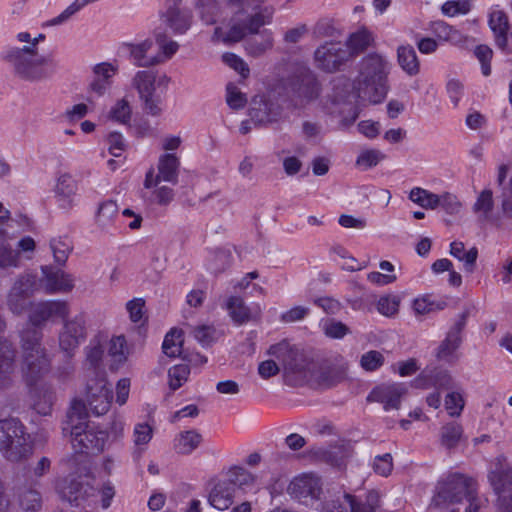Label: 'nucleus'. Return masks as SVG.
<instances>
[{"label":"nucleus","mask_w":512,"mask_h":512,"mask_svg":"<svg viewBox=\"0 0 512 512\" xmlns=\"http://www.w3.org/2000/svg\"><path fill=\"white\" fill-rule=\"evenodd\" d=\"M390 69L391 63L382 54L372 52L363 57L352 85L354 97L372 104L382 102L388 93Z\"/></svg>","instance_id":"f257e3e1"},{"label":"nucleus","mask_w":512,"mask_h":512,"mask_svg":"<svg viewBox=\"0 0 512 512\" xmlns=\"http://www.w3.org/2000/svg\"><path fill=\"white\" fill-rule=\"evenodd\" d=\"M1 59L11 68L15 77L29 82H39L52 76L55 62L52 57L43 56L33 46H8Z\"/></svg>","instance_id":"f03ea898"},{"label":"nucleus","mask_w":512,"mask_h":512,"mask_svg":"<svg viewBox=\"0 0 512 512\" xmlns=\"http://www.w3.org/2000/svg\"><path fill=\"white\" fill-rule=\"evenodd\" d=\"M19 337L22 373L27 384L32 386L50 371L51 358L47 349L42 345V331L35 328H24L20 331Z\"/></svg>","instance_id":"7ed1b4c3"},{"label":"nucleus","mask_w":512,"mask_h":512,"mask_svg":"<svg viewBox=\"0 0 512 512\" xmlns=\"http://www.w3.org/2000/svg\"><path fill=\"white\" fill-rule=\"evenodd\" d=\"M283 367L284 381L290 386H302L309 383L314 374L315 365L289 341L282 340L271 345L267 352Z\"/></svg>","instance_id":"20e7f679"},{"label":"nucleus","mask_w":512,"mask_h":512,"mask_svg":"<svg viewBox=\"0 0 512 512\" xmlns=\"http://www.w3.org/2000/svg\"><path fill=\"white\" fill-rule=\"evenodd\" d=\"M85 405L75 401L72 412L69 414L71 425L63 427V433H70L71 444L77 453H99L103 450L107 435L104 431L97 430L94 424L81 421V413Z\"/></svg>","instance_id":"39448f33"},{"label":"nucleus","mask_w":512,"mask_h":512,"mask_svg":"<svg viewBox=\"0 0 512 512\" xmlns=\"http://www.w3.org/2000/svg\"><path fill=\"white\" fill-rule=\"evenodd\" d=\"M244 13V9H238L231 18L228 31L223 34L222 29L217 27L214 31V37L221 39L224 43H236L244 39L248 34H258L261 27L272 23L275 8L271 5L259 6L254 13L247 15L243 19Z\"/></svg>","instance_id":"423d86ee"},{"label":"nucleus","mask_w":512,"mask_h":512,"mask_svg":"<svg viewBox=\"0 0 512 512\" xmlns=\"http://www.w3.org/2000/svg\"><path fill=\"white\" fill-rule=\"evenodd\" d=\"M476 481L461 473L449 474L437 483L434 495L429 504L430 509H444L450 504H457L466 498Z\"/></svg>","instance_id":"0eeeda50"},{"label":"nucleus","mask_w":512,"mask_h":512,"mask_svg":"<svg viewBox=\"0 0 512 512\" xmlns=\"http://www.w3.org/2000/svg\"><path fill=\"white\" fill-rule=\"evenodd\" d=\"M289 93L294 108H303L316 100L320 94V85L315 74L309 68H299L291 80Z\"/></svg>","instance_id":"6e6552de"},{"label":"nucleus","mask_w":512,"mask_h":512,"mask_svg":"<svg viewBox=\"0 0 512 512\" xmlns=\"http://www.w3.org/2000/svg\"><path fill=\"white\" fill-rule=\"evenodd\" d=\"M38 291L37 276L24 272L16 277L6 296V305L14 315H22L29 307V298Z\"/></svg>","instance_id":"1a4fd4ad"},{"label":"nucleus","mask_w":512,"mask_h":512,"mask_svg":"<svg viewBox=\"0 0 512 512\" xmlns=\"http://www.w3.org/2000/svg\"><path fill=\"white\" fill-rule=\"evenodd\" d=\"M69 314L70 306L65 300L51 299L31 303L28 314L30 326L26 328H35L41 331V328L44 327L48 321L65 319Z\"/></svg>","instance_id":"9d476101"},{"label":"nucleus","mask_w":512,"mask_h":512,"mask_svg":"<svg viewBox=\"0 0 512 512\" xmlns=\"http://www.w3.org/2000/svg\"><path fill=\"white\" fill-rule=\"evenodd\" d=\"M62 320V327L58 333L59 349L66 357L71 358L87 337L86 320L83 315Z\"/></svg>","instance_id":"9b49d317"},{"label":"nucleus","mask_w":512,"mask_h":512,"mask_svg":"<svg viewBox=\"0 0 512 512\" xmlns=\"http://www.w3.org/2000/svg\"><path fill=\"white\" fill-rule=\"evenodd\" d=\"M493 491L498 495L500 512H512V467L498 461L488 474Z\"/></svg>","instance_id":"f8f14e48"},{"label":"nucleus","mask_w":512,"mask_h":512,"mask_svg":"<svg viewBox=\"0 0 512 512\" xmlns=\"http://www.w3.org/2000/svg\"><path fill=\"white\" fill-rule=\"evenodd\" d=\"M350 53L341 42H326L314 52L316 66L325 72H335L348 61Z\"/></svg>","instance_id":"ddd939ff"},{"label":"nucleus","mask_w":512,"mask_h":512,"mask_svg":"<svg viewBox=\"0 0 512 512\" xmlns=\"http://www.w3.org/2000/svg\"><path fill=\"white\" fill-rule=\"evenodd\" d=\"M37 282L38 290L42 289L46 294L69 293L75 286L71 274L52 265L41 266V277Z\"/></svg>","instance_id":"4468645a"},{"label":"nucleus","mask_w":512,"mask_h":512,"mask_svg":"<svg viewBox=\"0 0 512 512\" xmlns=\"http://www.w3.org/2000/svg\"><path fill=\"white\" fill-rule=\"evenodd\" d=\"M112 389L104 377L91 378L86 385V402L93 414L100 416L110 409Z\"/></svg>","instance_id":"2eb2a0df"},{"label":"nucleus","mask_w":512,"mask_h":512,"mask_svg":"<svg viewBox=\"0 0 512 512\" xmlns=\"http://www.w3.org/2000/svg\"><path fill=\"white\" fill-rule=\"evenodd\" d=\"M469 316V308H465L464 311L457 316L455 322L449 328L445 339L437 349L438 359L450 361L453 358L455 352L462 344V333L466 327Z\"/></svg>","instance_id":"dca6fc26"},{"label":"nucleus","mask_w":512,"mask_h":512,"mask_svg":"<svg viewBox=\"0 0 512 512\" xmlns=\"http://www.w3.org/2000/svg\"><path fill=\"white\" fill-rule=\"evenodd\" d=\"M6 321L0 314V389L9 387L15 372L16 351L12 342L4 338Z\"/></svg>","instance_id":"f3484780"},{"label":"nucleus","mask_w":512,"mask_h":512,"mask_svg":"<svg viewBox=\"0 0 512 512\" xmlns=\"http://www.w3.org/2000/svg\"><path fill=\"white\" fill-rule=\"evenodd\" d=\"M179 159L173 153L163 154L159 158L158 162V174L154 176L153 169H150L145 177L144 187L152 188L161 181L170 182L172 184L177 183Z\"/></svg>","instance_id":"a211bd4d"},{"label":"nucleus","mask_w":512,"mask_h":512,"mask_svg":"<svg viewBox=\"0 0 512 512\" xmlns=\"http://www.w3.org/2000/svg\"><path fill=\"white\" fill-rule=\"evenodd\" d=\"M407 394L402 383L382 384L375 387L368 395L367 401L383 404L384 410L399 409L401 399Z\"/></svg>","instance_id":"6ab92c4d"},{"label":"nucleus","mask_w":512,"mask_h":512,"mask_svg":"<svg viewBox=\"0 0 512 512\" xmlns=\"http://www.w3.org/2000/svg\"><path fill=\"white\" fill-rule=\"evenodd\" d=\"M288 492L302 502L316 500L321 493L320 479L312 474H303L295 477L288 486Z\"/></svg>","instance_id":"aec40b11"},{"label":"nucleus","mask_w":512,"mask_h":512,"mask_svg":"<svg viewBox=\"0 0 512 512\" xmlns=\"http://www.w3.org/2000/svg\"><path fill=\"white\" fill-rule=\"evenodd\" d=\"M181 0H169L166 11L161 16V21L176 34L185 33L191 26L192 13L189 9L180 8Z\"/></svg>","instance_id":"412c9836"},{"label":"nucleus","mask_w":512,"mask_h":512,"mask_svg":"<svg viewBox=\"0 0 512 512\" xmlns=\"http://www.w3.org/2000/svg\"><path fill=\"white\" fill-rule=\"evenodd\" d=\"M282 106L273 100L260 98L254 99L249 110V116L252 122L257 125H267L277 122L282 117Z\"/></svg>","instance_id":"4be33fe9"},{"label":"nucleus","mask_w":512,"mask_h":512,"mask_svg":"<svg viewBox=\"0 0 512 512\" xmlns=\"http://www.w3.org/2000/svg\"><path fill=\"white\" fill-rule=\"evenodd\" d=\"M153 42L146 39L140 43H125L123 48L130 54L133 63L138 67H150L163 62L160 55H149Z\"/></svg>","instance_id":"5701e85b"},{"label":"nucleus","mask_w":512,"mask_h":512,"mask_svg":"<svg viewBox=\"0 0 512 512\" xmlns=\"http://www.w3.org/2000/svg\"><path fill=\"white\" fill-rule=\"evenodd\" d=\"M226 309L229 316L237 325H243L260 316V308L252 310L246 305L244 300L238 296H231L226 302Z\"/></svg>","instance_id":"b1692460"},{"label":"nucleus","mask_w":512,"mask_h":512,"mask_svg":"<svg viewBox=\"0 0 512 512\" xmlns=\"http://www.w3.org/2000/svg\"><path fill=\"white\" fill-rule=\"evenodd\" d=\"M76 191L77 185L71 176L66 174L60 176L55 187V197L58 206L64 210L72 208Z\"/></svg>","instance_id":"393cba45"},{"label":"nucleus","mask_w":512,"mask_h":512,"mask_svg":"<svg viewBox=\"0 0 512 512\" xmlns=\"http://www.w3.org/2000/svg\"><path fill=\"white\" fill-rule=\"evenodd\" d=\"M222 480L235 492L236 489L252 487L256 477L247 469L241 466H232L223 473Z\"/></svg>","instance_id":"a878e982"},{"label":"nucleus","mask_w":512,"mask_h":512,"mask_svg":"<svg viewBox=\"0 0 512 512\" xmlns=\"http://www.w3.org/2000/svg\"><path fill=\"white\" fill-rule=\"evenodd\" d=\"M489 26L495 35V41L499 48L506 49L508 42L509 20L502 10H493L489 16Z\"/></svg>","instance_id":"bb28decb"},{"label":"nucleus","mask_w":512,"mask_h":512,"mask_svg":"<svg viewBox=\"0 0 512 512\" xmlns=\"http://www.w3.org/2000/svg\"><path fill=\"white\" fill-rule=\"evenodd\" d=\"M235 492L222 479L211 489L208 497L210 505L219 510H227L232 504Z\"/></svg>","instance_id":"cd10ccee"},{"label":"nucleus","mask_w":512,"mask_h":512,"mask_svg":"<svg viewBox=\"0 0 512 512\" xmlns=\"http://www.w3.org/2000/svg\"><path fill=\"white\" fill-rule=\"evenodd\" d=\"M344 498L348 503L351 512H375L379 507L380 495L377 491H369L365 497H356L345 494Z\"/></svg>","instance_id":"c85d7f7f"},{"label":"nucleus","mask_w":512,"mask_h":512,"mask_svg":"<svg viewBox=\"0 0 512 512\" xmlns=\"http://www.w3.org/2000/svg\"><path fill=\"white\" fill-rule=\"evenodd\" d=\"M33 408L40 415H49L55 401V393L49 384H41L34 390Z\"/></svg>","instance_id":"c756f323"},{"label":"nucleus","mask_w":512,"mask_h":512,"mask_svg":"<svg viewBox=\"0 0 512 512\" xmlns=\"http://www.w3.org/2000/svg\"><path fill=\"white\" fill-rule=\"evenodd\" d=\"M397 61L408 76H416L420 72V62L415 49L411 45H400L397 48Z\"/></svg>","instance_id":"7c9ffc66"},{"label":"nucleus","mask_w":512,"mask_h":512,"mask_svg":"<svg viewBox=\"0 0 512 512\" xmlns=\"http://www.w3.org/2000/svg\"><path fill=\"white\" fill-rule=\"evenodd\" d=\"M202 442V435L196 430L180 432L174 439L173 448L176 453L189 455L196 450Z\"/></svg>","instance_id":"2f4dec72"},{"label":"nucleus","mask_w":512,"mask_h":512,"mask_svg":"<svg viewBox=\"0 0 512 512\" xmlns=\"http://www.w3.org/2000/svg\"><path fill=\"white\" fill-rule=\"evenodd\" d=\"M494 206L493 192L491 189L486 188L479 193L472 206V210L477 215L479 221L486 222L492 220Z\"/></svg>","instance_id":"473e14b6"},{"label":"nucleus","mask_w":512,"mask_h":512,"mask_svg":"<svg viewBox=\"0 0 512 512\" xmlns=\"http://www.w3.org/2000/svg\"><path fill=\"white\" fill-rule=\"evenodd\" d=\"M450 254L464 263V269L468 273H472L475 268L476 260L478 257V250L472 247L470 250L465 251L463 242L454 241L450 244Z\"/></svg>","instance_id":"72a5a7b5"},{"label":"nucleus","mask_w":512,"mask_h":512,"mask_svg":"<svg viewBox=\"0 0 512 512\" xmlns=\"http://www.w3.org/2000/svg\"><path fill=\"white\" fill-rule=\"evenodd\" d=\"M118 211L119 207L115 201L107 200L102 202L96 214L95 221L97 226L103 231H108L112 227Z\"/></svg>","instance_id":"f704fd0d"},{"label":"nucleus","mask_w":512,"mask_h":512,"mask_svg":"<svg viewBox=\"0 0 512 512\" xmlns=\"http://www.w3.org/2000/svg\"><path fill=\"white\" fill-rule=\"evenodd\" d=\"M274 45L273 35L265 30L260 38H252L245 43V51L248 55L258 58L271 50Z\"/></svg>","instance_id":"c9c22d12"},{"label":"nucleus","mask_w":512,"mask_h":512,"mask_svg":"<svg viewBox=\"0 0 512 512\" xmlns=\"http://www.w3.org/2000/svg\"><path fill=\"white\" fill-rule=\"evenodd\" d=\"M156 76L152 71H138L133 80L132 86L137 90L139 98L148 97L155 93Z\"/></svg>","instance_id":"e433bc0d"},{"label":"nucleus","mask_w":512,"mask_h":512,"mask_svg":"<svg viewBox=\"0 0 512 512\" xmlns=\"http://www.w3.org/2000/svg\"><path fill=\"white\" fill-rule=\"evenodd\" d=\"M463 436V427L457 422H449L441 427L440 443L446 449L455 448Z\"/></svg>","instance_id":"4c0bfd02"},{"label":"nucleus","mask_w":512,"mask_h":512,"mask_svg":"<svg viewBox=\"0 0 512 512\" xmlns=\"http://www.w3.org/2000/svg\"><path fill=\"white\" fill-rule=\"evenodd\" d=\"M196 9L200 19L206 25L215 24L221 13L220 5L217 0H197Z\"/></svg>","instance_id":"58836bf2"},{"label":"nucleus","mask_w":512,"mask_h":512,"mask_svg":"<svg viewBox=\"0 0 512 512\" xmlns=\"http://www.w3.org/2000/svg\"><path fill=\"white\" fill-rule=\"evenodd\" d=\"M50 248L54 257L55 263L60 266L65 265L69 255L73 250L72 241L64 236V237H56L51 239Z\"/></svg>","instance_id":"ea45409f"},{"label":"nucleus","mask_w":512,"mask_h":512,"mask_svg":"<svg viewBox=\"0 0 512 512\" xmlns=\"http://www.w3.org/2000/svg\"><path fill=\"white\" fill-rule=\"evenodd\" d=\"M83 486L76 479H65L58 486V492L62 500L69 502L71 505H78V500L83 498Z\"/></svg>","instance_id":"a19ab883"},{"label":"nucleus","mask_w":512,"mask_h":512,"mask_svg":"<svg viewBox=\"0 0 512 512\" xmlns=\"http://www.w3.org/2000/svg\"><path fill=\"white\" fill-rule=\"evenodd\" d=\"M439 195L421 187H414L409 193V200L424 209L434 210L438 208Z\"/></svg>","instance_id":"79ce46f5"},{"label":"nucleus","mask_w":512,"mask_h":512,"mask_svg":"<svg viewBox=\"0 0 512 512\" xmlns=\"http://www.w3.org/2000/svg\"><path fill=\"white\" fill-rule=\"evenodd\" d=\"M433 33L440 39L449 42L453 45H458L464 42V36L456 29L443 21H435L432 23Z\"/></svg>","instance_id":"37998d69"},{"label":"nucleus","mask_w":512,"mask_h":512,"mask_svg":"<svg viewBox=\"0 0 512 512\" xmlns=\"http://www.w3.org/2000/svg\"><path fill=\"white\" fill-rule=\"evenodd\" d=\"M371 32L366 29H360L352 33L347 41V47L351 50V54H358L371 46L373 42Z\"/></svg>","instance_id":"c03bdc74"},{"label":"nucleus","mask_w":512,"mask_h":512,"mask_svg":"<svg viewBox=\"0 0 512 512\" xmlns=\"http://www.w3.org/2000/svg\"><path fill=\"white\" fill-rule=\"evenodd\" d=\"M131 116L132 108L126 98L117 100L108 113L110 120L123 125H129Z\"/></svg>","instance_id":"a18cd8bd"},{"label":"nucleus","mask_w":512,"mask_h":512,"mask_svg":"<svg viewBox=\"0 0 512 512\" xmlns=\"http://www.w3.org/2000/svg\"><path fill=\"white\" fill-rule=\"evenodd\" d=\"M182 342V331L175 328L172 329L166 334L162 344L164 354L173 358L180 356L182 350Z\"/></svg>","instance_id":"49530a36"},{"label":"nucleus","mask_w":512,"mask_h":512,"mask_svg":"<svg viewBox=\"0 0 512 512\" xmlns=\"http://www.w3.org/2000/svg\"><path fill=\"white\" fill-rule=\"evenodd\" d=\"M20 264V252L13 249L4 239L0 240V269L17 268Z\"/></svg>","instance_id":"de8ad7c7"},{"label":"nucleus","mask_w":512,"mask_h":512,"mask_svg":"<svg viewBox=\"0 0 512 512\" xmlns=\"http://www.w3.org/2000/svg\"><path fill=\"white\" fill-rule=\"evenodd\" d=\"M153 428L147 423H137L133 431V442L137 446V457L141 456L144 448L152 439Z\"/></svg>","instance_id":"09e8293b"},{"label":"nucleus","mask_w":512,"mask_h":512,"mask_svg":"<svg viewBox=\"0 0 512 512\" xmlns=\"http://www.w3.org/2000/svg\"><path fill=\"white\" fill-rule=\"evenodd\" d=\"M155 39L161 50L160 55L163 57V62L171 58L178 50L179 45L175 41H168L165 31L161 27H157L154 31Z\"/></svg>","instance_id":"8fccbe9b"},{"label":"nucleus","mask_w":512,"mask_h":512,"mask_svg":"<svg viewBox=\"0 0 512 512\" xmlns=\"http://www.w3.org/2000/svg\"><path fill=\"white\" fill-rule=\"evenodd\" d=\"M385 158V155L377 149H367L360 152L358 155L355 165L362 169L367 170L375 167Z\"/></svg>","instance_id":"3c124183"},{"label":"nucleus","mask_w":512,"mask_h":512,"mask_svg":"<svg viewBox=\"0 0 512 512\" xmlns=\"http://www.w3.org/2000/svg\"><path fill=\"white\" fill-rule=\"evenodd\" d=\"M446 307V302L444 301H433L430 296H424L421 298H417L413 302V309L418 315H425L431 312H436L443 310Z\"/></svg>","instance_id":"603ef678"},{"label":"nucleus","mask_w":512,"mask_h":512,"mask_svg":"<svg viewBox=\"0 0 512 512\" xmlns=\"http://www.w3.org/2000/svg\"><path fill=\"white\" fill-rule=\"evenodd\" d=\"M108 353L114 362L121 364L126 361L128 350L126 339L123 335L115 336L110 340Z\"/></svg>","instance_id":"864d4df0"},{"label":"nucleus","mask_w":512,"mask_h":512,"mask_svg":"<svg viewBox=\"0 0 512 512\" xmlns=\"http://www.w3.org/2000/svg\"><path fill=\"white\" fill-rule=\"evenodd\" d=\"M190 368L187 364H179L171 367L168 370L169 387L175 391L187 381Z\"/></svg>","instance_id":"5fc2aeb1"},{"label":"nucleus","mask_w":512,"mask_h":512,"mask_svg":"<svg viewBox=\"0 0 512 512\" xmlns=\"http://www.w3.org/2000/svg\"><path fill=\"white\" fill-rule=\"evenodd\" d=\"M444 406L449 416L459 417L464 409L465 400L461 393L450 392L445 396Z\"/></svg>","instance_id":"6e6d98bb"},{"label":"nucleus","mask_w":512,"mask_h":512,"mask_svg":"<svg viewBox=\"0 0 512 512\" xmlns=\"http://www.w3.org/2000/svg\"><path fill=\"white\" fill-rule=\"evenodd\" d=\"M400 298L396 295L380 297L377 302V310L386 317H392L398 313Z\"/></svg>","instance_id":"4d7b16f0"},{"label":"nucleus","mask_w":512,"mask_h":512,"mask_svg":"<svg viewBox=\"0 0 512 512\" xmlns=\"http://www.w3.org/2000/svg\"><path fill=\"white\" fill-rule=\"evenodd\" d=\"M374 473L382 477H388L393 470V457L390 453L378 455L372 463Z\"/></svg>","instance_id":"13d9d810"},{"label":"nucleus","mask_w":512,"mask_h":512,"mask_svg":"<svg viewBox=\"0 0 512 512\" xmlns=\"http://www.w3.org/2000/svg\"><path fill=\"white\" fill-rule=\"evenodd\" d=\"M384 360L381 352L370 350L361 356L360 365L365 371H375L384 364Z\"/></svg>","instance_id":"bf43d9fd"},{"label":"nucleus","mask_w":512,"mask_h":512,"mask_svg":"<svg viewBox=\"0 0 512 512\" xmlns=\"http://www.w3.org/2000/svg\"><path fill=\"white\" fill-rule=\"evenodd\" d=\"M226 102L232 109H241L247 103L246 95L243 94L234 84L229 83L226 87Z\"/></svg>","instance_id":"052dcab7"},{"label":"nucleus","mask_w":512,"mask_h":512,"mask_svg":"<svg viewBox=\"0 0 512 512\" xmlns=\"http://www.w3.org/2000/svg\"><path fill=\"white\" fill-rule=\"evenodd\" d=\"M323 330L327 337L333 339H341L350 333L348 326L335 319L327 320L323 325Z\"/></svg>","instance_id":"680f3d73"},{"label":"nucleus","mask_w":512,"mask_h":512,"mask_svg":"<svg viewBox=\"0 0 512 512\" xmlns=\"http://www.w3.org/2000/svg\"><path fill=\"white\" fill-rule=\"evenodd\" d=\"M223 62L230 68L237 71L243 78H247L250 74V69L247 63L234 53H224L222 55Z\"/></svg>","instance_id":"e2e57ef3"},{"label":"nucleus","mask_w":512,"mask_h":512,"mask_svg":"<svg viewBox=\"0 0 512 512\" xmlns=\"http://www.w3.org/2000/svg\"><path fill=\"white\" fill-rule=\"evenodd\" d=\"M474 54L481 64L482 74L489 76L491 74L490 62L493 56L492 49L487 45H478L474 50Z\"/></svg>","instance_id":"0e129e2a"},{"label":"nucleus","mask_w":512,"mask_h":512,"mask_svg":"<svg viewBox=\"0 0 512 512\" xmlns=\"http://www.w3.org/2000/svg\"><path fill=\"white\" fill-rule=\"evenodd\" d=\"M86 361L91 367L96 368L102 360L104 349L99 340L92 339L85 348Z\"/></svg>","instance_id":"69168bd1"},{"label":"nucleus","mask_w":512,"mask_h":512,"mask_svg":"<svg viewBox=\"0 0 512 512\" xmlns=\"http://www.w3.org/2000/svg\"><path fill=\"white\" fill-rule=\"evenodd\" d=\"M195 339L203 346L210 345L217 338V331L211 325H200L193 329Z\"/></svg>","instance_id":"338daca9"},{"label":"nucleus","mask_w":512,"mask_h":512,"mask_svg":"<svg viewBox=\"0 0 512 512\" xmlns=\"http://www.w3.org/2000/svg\"><path fill=\"white\" fill-rule=\"evenodd\" d=\"M438 199V207L441 206L447 214L454 215L460 212L462 204L454 194L445 192L439 195Z\"/></svg>","instance_id":"774afa93"}]
</instances>
